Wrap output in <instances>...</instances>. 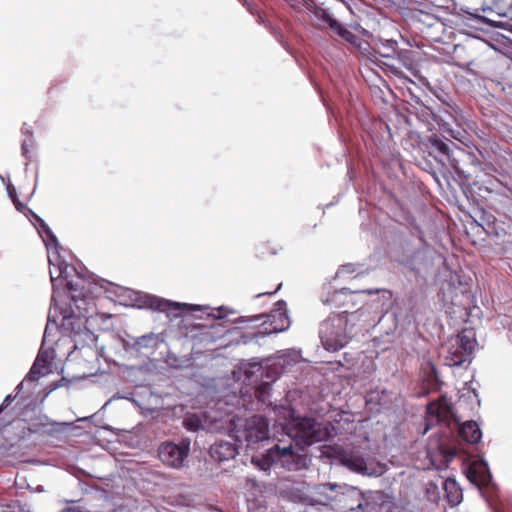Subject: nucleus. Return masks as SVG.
<instances>
[{
    "instance_id": "1",
    "label": "nucleus",
    "mask_w": 512,
    "mask_h": 512,
    "mask_svg": "<svg viewBox=\"0 0 512 512\" xmlns=\"http://www.w3.org/2000/svg\"><path fill=\"white\" fill-rule=\"evenodd\" d=\"M64 280L70 303L60 307V312L62 325L70 327L71 333L60 337L59 341L69 343L70 352L110 349L116 337L106 331L95 334L89 327L104 329L102 326L112 319L111 308L115 304L111 301V283L105 280L91 282L76 272L71 278L66 275Z\"/></svg>"
},
{
    "instance_id": "18",
    "label": "nucleus",
    "mask_w": 512,
    "mask_h": 512,
    "mask_svg": "<svg viewBox=\"0 0 512 512\" xmlns=\"http://www.w3.org/2000/svg\"><path fill=\"white\" fill-rule=\"evenodd\" d=\"M58 334H59V332L57 331V329H55V332L52 333L51 328L49 327V325H47L45 328L43 340H42V343H41V346H40V349L38 352L53 353V352H57L58 350L63 349V347L65 345H67L68 343H63L62 341H59L60 336H58ZM62 336L63 335H61V337Z\"/></svg>"
},
{
    "instance_id": "16",
    "label": "nucleus",
    "mask_w": 512,
    "mask_h": 512,
    "mask_svg": "<svg viewBox=\"0 0 512 512\" xmlns=\"http://www.w3.org/2000/svg\"><path fill=\"white\" fill-rule=\"evenodd\" d=\"M456 454L457 449L455 447H448L443 443L438 446V449L435 452H432L430 449L428 450V455L431 459L432 465L439 470L447 468L449 462L456 456Z\"/></svg>"
},
{
    "instance_id": "23",
    "label": "nucleus",
    "mask_w": 512,
    "mask_h": 512,
    "mask_svg": "<svg viewBox=\"0 0 512 512\" xmlns=\"http://www.w3.org/2000/svg\"><path fill=\"white\" fill-rule=\"evenodd\" d=\"M162 344L163 341L160 340L154 334L144 335L142 337L137 338L133 343V348L136 350L141 349H157L158 344Z\"/></svg>"
},
{
    "instance_id": "19",
    "label": "nucleus",
    "mask_w": 512,
    "mask_h": 512,
    "mask_svg": "<svg viewBox=\"0 0 512 512\" xmlns=\"http://www.w3.org/2000/svg\"><path fill=\"white\" fill-rule=\"evenodd\" d=\"M442 490L451 506H456L462 501V491L457 482L452 478H439Z\"/></svg>"
},
{
    "instance_id": "7",
    "label": "nucleus",
    "mask_w": 512,
    "mask_h": 512,
    "mask_svg": "<svg viewBox=\"0 0 512 512\" xmlns=\"http://www.w3.org/2000/svg\"><path fill=\"white\" fill-rule=\"evenodd\" d=\"M156 309L165 312L169 317H179L188 312L200 311L214 320L225 319L230 313V310L225 306L213 308L210 306L189 305L168 300H159Z\"/></svg>"
},
{
    "instance_id": "42",
    "label": "nucleus",
    "mask_w": 512,
    "mask_h": 512,
    "mask_svg": "<svg viewBox=\"0 0 512 512\" xmlns=\"http://www.w3.org/2000/svg\"><path fill=\"white\" fill-rule=\"evenodd\" d=\"M486 191L488 192H491L493 190V188H488V187H485Z\"/></svg>"
},
{
    "instance_id": "11",
    "label": "nucleus",
    "mask_w": 512,
    "mask_h": 512,
    "mask_svg": "<svg viewBox=\"0 0 512 512\" xmlns=\"http://www.w3.org/2000/svg\"><path fill=\"white\" fill-rule=\"evenodd\" d=\"M451 301L447 305L446 313L454 323L467 322L470 317L469 306L472 295L469 291L453 288Z\"/></svg>"
},
{
    "instance_id": "31",
    "label": "nucleus",
    "mask_w": 512,
    "mask_h": 512,
    "mask_svg": "<svg viewBox=\"0 0 512 512\" xmlns=\"http://www.w3.org/2000/svg\"><path fill=\"white\" fill-rule=\"evenodd\" d=\"M189 361H190V359L187 358L186 359L187 364H185V366L189 365ZM165 362L168 366L173 367V368H180V367L184 366V364H179L177 362V354H167V358H166Z\"/></svg>"
},
{
    "instance_id": "25",
    "label": "nucleus",
    "mask_w": 512,
    "mask_h": 512,
    "mask_svg": "<svg viewBox=\"0 0 512 512\" xmlns=\"http://www.w3.org/2000/svg\"><path fill=\"white\" fill-rule=\"evenodd\" d=\"M472 473L474 474V481L479 486H487L491 481V474L486 464L480 465L478 469L474 468Z\"/></svg>"
},
{
    "instance_id": "12",
    "label": "nucleus",
    "mask_w": 512,
    "mask_h": 512,
    "mask_svg": "<svg viewBox=\"0 0 512 512\" xmlns=\"http://www.w3.org/2000/svg\"><path fill=\"white\" fill-rule=\"evenodd\" d=\"M242 438L247 447L268 439V421L260 415H255L246 420Z\"/></svg>"
},
{
    "instance_id": "38",
    "label": "nucleus",
    "mask_w": 512,
    "mask_h": 512,
    "mask_svg": "<svg viewBox=\"0 0 512 512\" xmlns=\"http://www.w3.org/2000/svg\"><path fill=\"white\" fill-rule=\"evenodd\" d=\"M398 261H399L402 265H405V266H407V267H411V264H412L413 259H412V257L407 256V257H404V258H402V259H399Z\"/></svg>"
},
{
    "instance_id": "13",
    "label": "nucleus",
    "mask_w": 512,
    "mask_h": 512,
    "mask_svg": "<svg viewBox=\"0 0 512 512\" xmlns=\"http://www.w3.org/2000/svg\"><path fill=\"white\" fill-rule=\"evenodd\" d=\"M342 464L351 471L366 476H381L385 466L380 463L367 462L362 456L347 454L342 457Z\"/></svg>"
},
{
    "instance_id": "3",
    "label": "nucleus",
    "mask_w": 512,
    "mask_h": 512,
    "mask_svg": "<svg viewBox=\"0 0 512 512\" xmlns=\"http://www.w3.org/2000/svg\"><path fill=\"white\" fill-rule=\"evenodd\" d=\"M277 308L266 315V319L258 323L264 316L256 315L242 326H236L228 335L229 341H242L243 346L250 344H261V340L272 333L285 331L290 326V319L287 314L286 302L280 300L276 303Z\"/></svg>"
},
{
    "instance_id": "46",
    "label": "nucleus",
    "mask_w": 512,
    "mask_h": 512,
    "mask_svg": "<svg viewBox=\"0 0 512 512\" xmlns=\"http://www.w3.org/2000/svg\"><path fill=\"white\" fill-rule=\"evenodd\" d=\"M87 418L84 417V418H79L78 421H85Z\"/></svg>"
},
{
    "instance_id": "39",
    "label": "nucleus",
    "mask_w": 512,
    "mask_h": 512,
    "mask_svg": "<svg viewBox=\"0 0 512 512\" xmlns=\"http://www.w3.org/2000/svg\"><path fill=\"white\" fill-rule=\"evenodd\" d=\"M14 204H15V206H16V208H17L18 210H21V208L23 207V204H22V203H20V202H18V201H16V200H14Z\"/></svg>"
},
{
    "instance_id": "47",
    "label": "nucleus",
    "mask_w": 512,
    "mask_h": 512,
    "mask_svg": "<svg viewBox=\"0 0 512 512\" xmlns=\"http://www.w3.org/2000/svg\"><path fill=\"white\" fill-rule=\"evenodd\" d=\"M63 425L71 426V423H63Z\"/></svg>"
},
{
    "instance_id": "9",
    "label": "nucleus",
    "mask_w": 512,
    "mask_h": 512,
    "mask_svg": "<svg viewBox=\"0 0 512 512\" xmlns=\"http://www.w3.org/2000/svg\"><path fill=\"white\" fill-rule=\"evenodd\" d=\"M358 497V504L349 508L347 512H395L397 507L381 492L367 494L354 490Z\"/></svg>"
},
{
    "instance_id": "30",
    "label": "nucleus",
    "mask_w": 512,
    "mask_h": 512,
    "mask_svg": "<svg viewBox=\"0 0 512 512\" xmlns=\"http://www.w3.org/2000/svg\"><path fill=\"white\" fill-rule=\"evenodd\" d=\"M359 291L355 290L352 291L349 288H342L341 290H335L333 293L330 294L329 298L327 299V302L337 304L338 297L342 294H351V293H358Z\"/></svg>"
},
{
    "instance_id": "4",
    "label": "nucleus",
    "mask_w": 512,
    "mask_h": 512,
    "mask_svg": "<svg viewBox=\"0 0 512 512\" xmlns=\"http://www.w3.org/2000/svg\"><path fill=\"white\" fill-rule=\"evenodd\" d=\"M425 421L424 433L437 424H443L447 427L455 424L458 427L460 437L467 443H478L482 437L479 425L475 421H466L458 425V419L453 412L452 405L445 397H440L439 400L428 404Z\"/></svg>"
},
{
    "instance_id": "24",
    "label": "nucleus",
    "mask_w": 512,
    "mask_h": 512,
    "mask_svg": "<svg viewBox=\"0 0 512 512\" xmlns=\"http://www.w3.org/2000/svg\"><path fill=\"white\" fill-rule=\"evenodd\" d=\"M397 59L410 72L416 69L415 52L409 49H402L397 52Z\"/></svg>"
},
{
    "instance_id": "35",
    "label": "nucleus",
    "mask_w": 512,
    "mask_h": 512,
    "mask_svg": "<svg viewBox=\"0 0 512 512\" xmlns=\"http://www.w3.org/2000/svg\"><path fill=\"white\" fill-rule=\"evenodd\" d=\"M16 396H12V395H7L5 397V399L3 400L1 406H0V409H1V412L6 409L8 406L11 405L12 401L15 399Z\"/></svg>"
},
{
    "instance_id": "5",
    "label": "nucleus",
    "mask_w": 512,
    "mask_h": 512,
    "mask_svg": "<svg viewBox=\"0 0 512 512\" xmlns=\"http://www.w3.org/2000/svg\"><path fill=\"white\" fill-rule=\"evenodd\" d=\"M234 329L225 330L222 324H213L210 326H194L191 329L190 337L196 345H214L208 348L209 351H216L227 348H239L243 345L242 341H229L228 335Z\"/></svg>"
},
{
    "instance_id": "21",
    "label": "nucleus",
    "mask_w": 512,
    "mask_h": 512,
    "mask_svg": "<svg viewBox=\"0 0 512 512\" xmlns=\"http://www.w3.org/2000/svg\"><path fill=\"white\" fill-rule=\"evenodd\" d=\"M471 354H446L444 364L451 368L466 369L472 362Z\"/></svg>"
},
{
    "instance_id": "26",
    "label": "nucleus",
    "mask_w": 512,
    "mask_h": 512,
    "mask_svg": "<svg viewBox=\"0 0 512 512\" xmlns=\"http://www.w3.org/2000/svg\"><path fill=\"white\" fill-rule=\"evenodd\" d=\"M426 496L430 502L436 503L441 497L442 487L439 478L434 482L430 481L426 484Z\"/></svg>"
},
{
    "instance_id": "36",
    "label": "nucleus",
    "mask_w": 512,
    "mask_h": 512,
    "mask_svg": "<svg viewBox=\"0 0 512 512\" xmlns=\"http://www.w3.org/2000/svg\"><path fill=\"white\" fill-rule=\"evenodd\" d=\"M282 287V282L278 283L276 288L273 290V291H266V292H261L259 294H257L256 297H261V296H264V295H273L275 294L278 290H280V288Z\"/></svg>"
},
{
    "instance_id": "17",
    "label": "nucleus",
    "mask_w": 512,
    "mask_h": 512,
    "mask_svg": "<svg viewBox=\"0 0 512 512\" xmlns=\"http://www.w3.org/2000/svg\"><path fill=\"white\" fill-rule=\"evenodd\" d=\"M247 366V364H242L239 369V371L243 370L247 380H250L254 374L259 372L261 378L265 377L267 380L273 382L278 378L280 374L279 368H268L267 366L263 367V365L258 363L249 364V367Z\"/></svg>"
},
{
    "instance_id": "15",
    "label": "nucleus",
    "mask_w": 512,
    "mask_h": 512,
    "mask_svg": "<svg viewBox=\"0 0 512 512\" xmlns=\"http://www.w3.org/2000/svg\"><path fill=\"white\" fill-rule=\"evenodd\" d=\"M209 453L214 461L225 462L234 459L238 451L234 443L220 440L210 447Z\"/></svg>"
},
{
    "instance_id": "49",
    "label": "nucleus",
    "mask_w": 512,
    "mask_h": 512,
    "mask_svg": "<svg viewBox=\"0 0 512 512\" xmlns=\"http://www.w3.org/2000/svg\"><path fill=\"white\" fill-rule=\"evenodd\" d=\"M510 228H512V225L510 226ZM511 242H512V239H511Z\"/></svg>"
},
{
    "instance_id": "40",
    "label": "nucleus",
    "mask_w": 512,
    "mask_h": 512,
    "mask_svg": "<svg viewBox=\"0 0 512 512\" xmlns=\"http://www.w3.org/2000/svg\"><path fill=\"white\" fill-rule=\"evenodd\" d=\"M279 352L283 353V352H295V351L293 349H291V350L289 349V350H280Z\"/></svg>"
},
{
    "instance_id": "45",
    "label": "nucleus",
    "mask_w": 512,
    "mask_h": 512,
    "mask_svg": "<svg viewBox=\"0 0 512 512\" xmlns=\"http://www.w3.org/2000/svg\"><path fill=\"white\" fill-rule=\"evenodd\" d=\"M52 301L56 302L55 293L53 294Z\"/></svg>"
},
{
    "instance_id": "34",
    "label": "nucleus",
    "mask_w": 512,
    "mask_h": 512,
    "mask_svg": "<svg viewBox=\"0 0 512 512\" xmlns=\"http://www.w3.org/2000/svg\"><path fill=\"white\" fill-rule=\"evenodd\" d=\"M32 146V142H28V141H23L22 145H21V150H22V155L26 158V159H30V148Z\"/></svg>"
},
{
    "instance_id": "8",
    "label": "nucleus",
    "mask_w": 512,
    "mask_h": 512,
    "mask_svg": "<svg viewBox=\"0 0 512 512\" xmlns=\"http://www.w3.org/2000/svg\"><path fill=\"white\" fill-rule=\"evenodd\" d=\"M58 369L55 361V354H37V357L22 382L16 387L17 394L27 389V396L30 395L36 387L37 381Z\"/></svg>"
},
{
    "instance_id": "32",
    "label": "nucleus",
    "mask_w": 512,
    "mask_h": 512,
    "mask_svg": "<svg viewBox=\"0 0 512 512\" xmlns=\"http://www.w3.org/2000/svg\"><path fill=\"white\" fill-rule=\"evenodd\" d=\"M37 222L39 224V227L42 229V231L47 235V237L52 241L56 242L57 238L49 228V226L39 217H37Z\"/></svg>"
},
{
    "instance_id": "20",
    "label": "nucleus",
    "mask_w": 512,
    "mask_h": 512,
    "mask_svg": "<svg viewBox=\"0 0 512 512\" xmlns=\"http://www.w3.org/2000/svg\"><path fill=\"white\" fill-rule=\"evenodd\" d=\"M457 343L462 352H474L478 343L476 333L472 328H464L457 336Z\"/></svg>"
},
{
    "instance_id": "6",
    "label": "nucleus",
    "mask_w": 512,
    "mask_h": 512,
    "mask_svg": "<svg viewBox=\"0 0 512 512\" xmlns=\"http://www.w3.org/2000/svg\"><path fill=\"white\" fill-rule=\"evenodd\" d=\"M319 333L321 343L327 351L337 352L350 340L346 333V323L340 317L328 318L322 322Z\"/></svg>"
},
{
    "instance_id": "27",
    "label": "nucleus",
    "mask_w": 512,
    "mask_h": 512,
    "mask_svg": "<svg viewBox=\"0 0 512 512\" xmlns=\"http://www.w3.org/2000/svg\"><path fill=\"white\" fill-rule=\"evenodd\" d=\"M333 24L334 26H332L331 30L342 39L346 40L347 42H353L355 40V35L347 28H345L341 23L337 21L333 22Z\"/></svg>"
},
{
    "instance_id": "37",
    "label": "nucleus",
    "mask_w": 512,
    "mask_h": 512,
    "mask_svg": "<svg viewBox=\"0 0 512 512\" xmlns=\"http://www.w3.org/2000/svg\"><path fill=\"white\" fill-rule=\"evenodd\" d=\"M389 69H390L391 73L394 74L395 76H397V77L403 76V72L398 67H395L394 65H390Z\"/></svg>"
},
{
    "instance_id": "48",
    "label": "nucleus",
    "mask_w": 512,
    "mask_h": 512,
    "mask_svg": "<svg viewBox=\"0 0 512 512\" xmlns=\"http://www.w3.org/2000/svg\"><path fill=\"white\" fill-rule=\"evenodd\" d=\"M492 2L496 3L498 0H491Z\"/></svg>"
},
{
    "instance_id": "43",
    "label": "nucleus",
    "mask_w": 512,
    "mask_h": 512,
    "mask_svg": "<svg viewBox=\"0 0 512 512\" xmlns=\"http://www.w3.org/2000/svg\"><path fill=\"white\" fill-rule=\"evenodd\" d=\"M233 374H234V376H235V377H237L238 379H240V378L237 376L238 372L233 371Z\"/></svg>"
},
{
    "instance_id": "14",
    "label": "nucleus",
    "mask_w": 512,
    "mask_h": 512,
    "mask_svg": "<svg viewBox=\"0 0 512 512\" xmlns=\"http://www.w3.org/2000/svg\"><path fill=\"white\" fill-rule=\"evenodd\" d=\"M183 424L189 431H198L200 429L215 431L223 428V425L219 424L216 417L207 412L189 415L184 419Z\"/></svg>"
},
{
    "instance_id": "41",
    "label": "nucleus",
    "mask_w": 512,
    "mask_h": 512,
    "mask_svg": "<svg viewBox=\"0 0 512 512\" xmlns=\"http://www.w3.org/2000/svg\"><path fill=\"white\" fill-rule=\"evenodd\" d=\"M474 20H475L476 22H480V21L482 20V18H481V17H475V18H474Z\"/></svg>"
},
{
    "instance_id": "10",
    "label": "nucleus",
    "mask_w": 512,
    "mask_h": 512,
    "mask_svg": "<svg viewBox=\"0 0 512 512\" xmlns=\"http://www.w3.org/2000/svg\"><path fill=\"white\" fill-rule=\"evenodd\" d=\"M190 439H182L179 443H163L158 451L160 460L172 468L182 467L190 452Z\"/></svg>"
},
{
    "instance_id": "28",
    "label": "nucleus",
    "mask_w": 512,
    "mask_h": 512,
    "mask_svg": "<svg viewBox=\"0 0 512 512\" xmlns=\"http://www.w3.org/2000/svg\"><path fill=\"white\" fill-rule=\"evenodd\" d=\"M429 142L431 147L436 149L439 153L447 157L450 156L449 146L441 139H439L437 136L430 137Z\"/></svg>"
},
{
    "instance_id": "22",
    "label": "nucleus",
    "mask_w": 512,
    "mask_h": 512,
    "mask_svg": "<svg viewBox=\"0 0 512 512\" xmlns=\"http://www.w3.org/2000/svg\"><path fill=\"white\" fill-rule=\"evenodd\" d=\"M281 247L271 241H261L255 246L256 257L265 259L269 256L276 255Z\"/></svg>"
},
{
    "instance_id": "44",
    "label": "nucleus",
    "mask_w": 512,
    "mask_h": 512,
    "mask_svg": "<svg viewBox=\"0 0 512 512\" xmlns=\"http://www.w3.org/2000/svg\"><path fill=\"white\" fill-rule=\"evenodd\" d=\"M473 393H474V395H475L476 397H478V394H477L476 389H473Z\"/></svg>"
},
{
    "instance_id": "2",
    "label": "nucleus",
    "mask_w": 512,
    "mask_h": 512,
    "mask_svg": "<svg viewBox=\"0 0 512 512\" xmlns=\"http://www.w3.org/2000/svg\"><path fill=\"white\" fill-rule=\"evenodd\" d=\"M289 422L285 429L287 435L295 442L296 449L290 443L280 446L275 444L261 456H253L252 463L263 471L272 466H278L289 471H297L307 466V456L304 449L313 443L325 439L327 431L323 426L309 417H296L293 410H288Z\"/></svg>"
},
{
    "instance_id": "33",
    "label": "nucleus",
    "mask_w": 512,
    "mask_h": 512,
    "mask_svg": "<svg viewBox=\"0 0 512 512\" xmlns=\"http://www.w3.org/2000/svg\"><path fill=\"white\" fill-rule=\"evenodd\" d=\"M269 390H270V382L263 381L257 388L256 392H257L258 396L263 399L264 396L269 393Z\"/></svg>"
},
{
    "instance_id": "29",
    "label": "nucleus",
    "mask_w": 512,
    "mask_h": 512,
    "mask_svg": "<svg viewBox=\"0 0 512 512\" xmlns=\"http://www.w3.org/2000/svg\"><path fill=\"white\" fill-rule=\"evenodd\" d=\"M315 15L318 19L322 20L323 22H325L329 28L331 29L332 26H334L333 22H337L336 19H334L330 13L326 10V9H323V8H319L316 12H315Z\"/></svg>"
}]
</instances>
